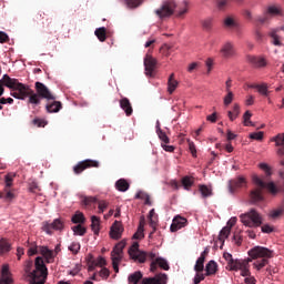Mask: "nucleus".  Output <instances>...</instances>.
Masks as SVG:
<instances>
[{
	"label": "nucleus",
	"instance_id": "1",
	"mask_svg": "<svg viewBox=\"0 0 284 284\" xmlns=\"http://www.w3.org/2000/svg\"><path fill=\"white\" fill-rule=\"evenodd\" d=\"M4 85L12 90L11 97L14 99H26L29 97V102L33 103V105H39L41 99L47 101H55L57 99V95L41 82H36L37 93L30 87L19 82L17 79L10 78V75L4 77Z\"/></svg>",
	"mask_w": 284,
	"mask_h": 284
},
{
	"label": "nucleus",
	"instance_id": "2",
	"mask_svg": "<svg viewBox=\"0 0 284 284\" xmlns=\"http://www.w3.org/2000/svg\"><path fill=\"white\" fill-rule=\"evenodd\" d=\"M248 256L251 258H247L246 263L243 265L241 271V276H251L250 272V263H252V260L255 261L253 263V267L255 270L261 271L267 263H270V258L274 256V251L263 247V246H255L251 251H248Z\"/></svg>",
	"mask_w": 284,
	"mask_h": 284
},
{
	"label": "nucleus",
	"instance_id": "3",
	"mask_svg": "<svg viewBox=\"0 0 284 284\" xmlns=\"http://www.w3.org/2000/svg\"><path fill=\"white\" fill-rule=\"evenodd\" d=\"M33 265L36 266L34 271H32ZM24 272L28 274L29 284H45L48 280V267L41 256L37 257L34 263L32 260L27 261Z\"/></svg>",
	"mask_w": 284,
	"mask_h": 284
},
{
	"label": "nucleus",
	"instance_id": "4",
	"mask_svg": "<svg viewBox=\"0 0 284 284\" xmlns=\"http://www.w3.org/2000/svg\"><path fill=\"white\" fill-rule=\"evenodd\" d=\"M253 183L257 186L251 192V200L253 203H261L263 201V190H267L270 194L276 195L280 190L274 182L266 183L258 175H253Z\"/></svg>",
	"mask_w": 284,
	"mask_h": 284
},
{
	"label": "nucleus",
	"instance_id": "5",
	"mask_svg": "<svg viewBox=\"0 0 284 284\" xmlns=\"http://www.w3.org/2000/svg\"><path fill=\"white\" fill-rule=\"evenodd\" d=\"M240 219L246 227H261L263 225V216L256 209H251L248 212L241 214Z\"/></svg>",
	"mask_w": 284,
	"mask_h": 284
},
{
	"label": "nucleus",
	"instance_id": "6",
	"mask_svg": "<svg viewBox=\"0 0 284 284\" xmlns=\"http://www.w3.org/2000/svg\"><path fill=\"white\" fill-rule=\"evenodd\" d=\"M176 10V2L174 0H164L159 9L154 12L159 19H170L174 11Z\"/></svg>",
	"mask_w": 284,
	"mask_h": 284
},
{
	"label": "nucleus",
	"instance_id": "7",
	"mask_svg": "<svg viewBox=\"0 0 284 284\" xmlns=\"http://www.w3.org/2000/svg\"><path fill=\"white\" fill-rule=\"evenodd\" d=\"M37 254H41L43 258L45 260V263H54V251L48 248V246H37L32 245L28 250V256H36Z\"/></svg>",
	"mask_w": 284,
	"mask_h": 284
},
{
	"label": "nucleus",
	"instance_id": "8",
	"mask_svg": "<svg viewBox=\"0 0 284 284\" xmlns=\"http://www.w3.org/2000/svg\"><path fill=\"white\" fill-rule=\"evenodd\" d=\"M88 168H99V161H95V160H84L82 162H79L73 168V172H74V174H81V172H84V170H88Z\"/></svg>",
	"mask_w": 284,
	"mask_h": 284
},
{
	"label": "nucleus",
	"instance_id": "9",
	"mask_svg": "<svg viewBox=\"0 0 284 284\" xmlns=\"http://www.w3.org/2000/svg\"><path fill=\"white\" fill-rule=\"evenodd\" d=\"M43 232L52 234L53 231L63 230V221L55 219L53 222H43Z\"/></svg>",
	"mask_w": 284,
	"mask_h": 284
},
{
	"label": "nucleus",
	"instance_id": "10",
	"mask_svg": "<svg viewBox=\"0 0 284 284\" xmlns=\"http://www.w3.org/2000/svg\"><path fill=\"white\" fill-rule=\"evenodd\" d=\"M246 185H247V181L243 176H239L234 180H231L229 182L230 193L234 194V192H236V190H241V187H245Z\"/></svg>",
	"mask_w": 284,
	"mask_h": 284
},
{
	"label": "nucleus",
	"instance_id": "11",
	"mask_svg": "<svg viewBox=\"0 0 284 284\" xmlns=\"http://www.w3.org/2000/svg\"><path fill=\"white\" fill-rule=\"evenodd\" d=\"M168 283V274L160 273L154 277H144L142 278V284H166Z\"/></svg>",
	"mask_w": 284,
	"mask_h": 284
},
{
	"label": "nucleus",
	"instance_id": "12",
	"mask_svg": "<svg viewBox=\"0 0 284 284\" xmlns=\"http://www.w3.org/2000/svg\"><path fill=\"white\" fill-rule=\"evenodd\" d=\"M12 273L10 272V266L4 264L1 270L0 284H13Z\"/></svg>",
	"mask_w": 284,
	"mask_h": 284
},
{
	"label": "nucleus",
	"instance_id": "13",
	"mask_svg": "<svg viewBox=\"0 0 284 284\" xmlns=\"http://www.w3.org/2000/svg\"><path fill=\"white\" fill-rule=\"evenodd\" d=\"M187 225V219L178 215L173 219L172 224H171V232H179V230H183Z\"/></svg>",
	"mask_w": 284,
	"mask_h": 284
},
{
	"label": "nucleus",
	"instance_id": "14",
	"mask_svg": "<svg viewBox=\"0 0 284 284\" xmlns=\"http://www.w3.org/2000/svg\"><path fill=\"white\" fill-rule=\"evenodd\" d=\"M159 267L168 272L170 270V264L168 263V260L163 257H156L155 261L151 263L150 270L151 272H156Z\"/></svg>",
	"mask_w": 284,
	"mask_h": 284
},
{
	"label": "nucleus",
	"instance_id": "15",
	"mask_svg": "<svg viewBox=\"0 0 284 284\" xmlns=\"http://www.w3.org/2000/svg\"><path fill=\"white\" fill-rule=\"evenodd\" d=\"M159 61H156V58L146 54L144 58V68L146 72H154L155 68H158Z\"/></svg>",
	"mask_w": 284,
	"mask_h": 284
},
{
	"label": "nucleus",
	"instance_id": "16",
	"mask_svg": "<svg viewBox=\"0 0 284 284\" xmlns=\"http://www.w3.org/2000/svg\"><path fill=\"white\" fill-rule=\"evenodd\" d=\"M121 234H123V224H121L119 221H115L111 226L110 236L111 239L119 240L121 239Z\"/></svg>",
	"mask_w": 284,
	"mask_h": 284
},
{
	"label": "nucleus",
	"instance_id": "17",
	"mask_svg": "<svg viewBox=\"0 0 284 284\" xmlns=\"http://www.w3.org/2000/svg\"><path fill=\"white\" fill-rule=\"evenodd\" d=\"M248 88L253 90H257L258 94H261L262 97H270V89H268L270 87L265 82L261 84L253 83V84H250Z\"/></svg>",
	"mask_w": 284,
	"mask_h": 284
},
{
	"label": "nucleus",
	"instance_id": "18",
	"mask_svg": "<svg viewBox=\"0 0 284 284\" xmlns=\"http://www.w3.org/2000/svg\"><path fill=\"white\" fill-rule=\"evenodd\" d=\"M274 141L277 149V154L280 156H284V133H280L272 139Z\"/></svg>",
	"mask_w": 284,
	"mask_h": 284
},
{
	"label": "nucleus",
	"instance_id": "19",
	"mask_svg": "<svg viewBox=\"0 0 284 284\" xmlns=\"http://www.w3.org/2000/svg\"><path fill=\"white\" fill-rule=\"evenodd\" d=\"M120 108L125 112L126 116H132L134 109H132V103L130 102V99L122 98L120 100Z\"/></svg>",
	"mask_w": 284,
	"mask_h": 284
},
{
	"label": "nucleus",
	"instance_id": "20",
	"mask_svg": "<svg viewBox=\"0 0 284 284\" xmlns=\"http://www.w3.org/2000/svg\"><path fill=\"white\" fill-rule=\"evenodd\" d=\"M221 53L225 59H231V57H234V44L232 42H226L221 49Z\"/></svg>",
	"mask_w": 284,
	"mask_h": 284
},
{
	"label": "nucleus",
	"instance_id": "21",
	"mask_svg": "<svg viewBox=\"0 0 284 284\" xmlns=\"http://www.w3.org/2000/svg\"><path fill=\"white\" fill-rule=\"evenodd\" d=\"M246 263L247 260H233L231 264L226 265V270H229V272H239Z\"/></svg>",
	"mask_w": 284,
	"mask_h": 284
},
{
	"label": "nucleus",
	"instance_id": "22",
	"mask_svg": "<svg viewBox=\"0 0 284 284\" xmlns=\"http://www.w3.org/2000/svg\"><path fill=\"white\" fill-rule=\"evenodd\" d=\"M247 59L255 68H265L267 65V60L263 57L248 55Z\"/></svg>",
	"mask_w": 284,
	"mask_h": 284
},
{
	"label": "nucleus",
	"instance_id": "23",
	"mask_svg": "<svg viewBox=\"0 0 284 284\" xmlns=\"http://www.w3.org/2000/svg\"><path fill=\"white\" fill-rule=\"evenodd\" d=\"M176 88H179V80H176V75H174V73H172L168 80L169 94H174V91L176 90Z\"/></svg>",
	"mask_w": 284,
	"mask_h": 284
},
{
	"label": "nucleus",
	"instance_id": "24",
	"mask_svg": "<svg viewBox=\"0 0 284 284\" xmlns=\"http://www.w3.org/2000/svg\"><path fill=\"white\" fill-rule=\"evenodd\" d=\"M45 108H47V112L52 114V113L59 112L62 108V104L57 100H50L48 101V104Z\"/></svg>",
	"mask_w": 284,
	"mask_h": 284
},
{
	"label": "nucleus",
	"instance_id": "25",
	"mask_svg": "<svg viewBox=\"0 0 284 284\" xmlns=\"http://www.w3.org/2000/svg\"><path fill=\"white\" fill-rule=\"evenodd\" d=\"M205 276H214L219 272V264L214 260H211L205 266Z\"/></svg>",
	"mask_w": 284,
	"mask_h": 284
},
{
	"label": "nucleus",
	"instance_id": "26",
	"mask_svg": "<svg viewBox=\"0 0 284 284\" xmlns=\"http://www.w3.org/2000/svg\"><path fill=\"white\" fill-rule=\"evenodd\" d=\"M91 230L95 236H99V232H101V219L99 216H91Z\"/></svg>",
	"mask_w": 284,
	"mask_h": 284
},
{
	"label": "nucleus",
	"instance_id": "27",
	"mask_svg": "<svg viewBox=\"0 0 284 284\" xmlns=\"http://www.w3.org/2000/svg\"><path fill=\"white\" fill-rule=\"evenodd\" d=\"M268 37H271L273 45H277L281 48L283 45V42L281 41V37L278 36V29H272L268 33Z\"/></svg>",
	"mask_w": 284,
	"mask_h": 284
},
{
	"label": "nucleus",
	"instance_id": "28",
	"mask_svg": "<svg viewBox=\"0 0 284 284\" xmlns=\"http://www.w3.org/2000/svg\"><path fill=\"white\" fill-rule=\"evenodd\" d=\"M115 189L119 192H128L130 190V183L125 179H120L115 182Z\"/></svg>",
	"mask_w": 284,
	"mask_h": 284
},
{
	"label": "nucleus",
	"instance_id": "29",
	"mask_svg": "<svg viewBox=\"0 0 284 284\" xmlns=\"http://www.w3.org/2000/svg\"><path fill=\"white\" fill-rule=\"evenodd\" d=\"M72 232L74 236H85V234L88 233V229L84 224H75L72 226Z\"/></svg>",
	"mask_w": 284,
	"mask_h": 284
},
{
	"label": "nucleus",
	"instance_id": "30",
	"mask_svg": "<svg viewBox=\"0 0 284 284\" xmlns=\"http://www.w3.org/2000/svg\"><path fill=\"white\" fill-rule=\"evenodd\" d=\"M73 225L85 224V215L81 211H77L72 216Z\"/></svg>",
	"mask_w": 284,
	"mask_h": 284
},
{
	"label": "nucleus",
	"instance_id": "31",
	"mask_svg": "<svg viewBox=\"0 0 284 284\" xmlns=\"http://www.w3.org/2000/svg\"><path fill=\"white\" fill-rule=\"evenodd\" d=\"M239 114H241V106L239 104L233 105V111H227L230 121H236V119H239Z\"/></svg>",
	"mask_w": 284,
	"mask_h": 284
},
{
	"label": "nucleus",
	"instance_id": "32",
	"mask_svg": "<svg viewBox=\"0 0 284 284\" xmlns=\"http://www.w3.org/2000/svg\"><path fill=\"white\" fill-rule=\"evenodd\" d=\"M94 34L99 39V41L103 42L108 39V29H105V27L98 28L95 29Z\"/></svg>",
	"mask_w": 284,
	"mask_h": 284
},
{
	"label": "nucleus",
	"instance_id": "33",
	"mask_svg": "<svg viewBox=\"0 0 284 284\" xmlns=\"http://www.w3.org/2000/svg\"><path fill=\"white\" fill-rule=\"evenodd\" d=\"M143 278V273L141 271L134 272L129 275L128 282L131 284H139V281Z\"/></svg>",
	"mask_w": 284,
	"mask_h": 284
},
{
	"label": "nucleus",
	"instance_id": "34",
	"mask_svg": "<svg viewBox=\"0 0 284 284\" xmlns=\"http://www.w3.org/2000/svg\"><path fill=\"white\" fill-rule=\"evenodd\" d=\"M135 199H140L141 201H144V205H152V199L150 197V194L140 191L135 194Z\"/></svg>",
	"mask_w": 284,
	"mask_h": 284
},
{
	"label": "nucleus",
	"instance_id": "35",
	"mask_svg": "<svg viewBox=\"0 0 284 284\" xmlns=\"http://www.w3.org/2000/svg\"><path fill=\"white\" fill-rule=\"evenodd\" d=\"M199 191L202 194V199H207V197L212 196V189L205 184H200Z\"/></svg>",
	"mask_w": 284,
	"mask_h": 284
},
{
	"label": "nucleus",
	"instance_id": "36",
	"mask_svg": "<svg viewBox=\"0 0 284 284\" xmlns=\"http://www.w3.org/2000/svg\"><path fill=\"white\" fill-rule=\"evenodd\" d=\"M11 246H10V242L6 239H1L0 240V254H6L8 252H10Z\"/></svg>",
	"mask_w": 284,
	"mask_h": 284
},
{
	"label": "nucleus",
	"instance_id": "37",
	"mask_svg": "<svg viewBox=\"0 0 284 284\" xmlns=\"http://www.w3.org/2000/svg\"><path fill=\"white\" fill-rule=\"evenodd\" d=\"M231 232H232V229L224 226L220 232L219 241H221V243H225V239L230 236Z\"/></svg>",
	"mask_w": 284,
	"mask_h": 284
},
{
	"label": "nucleus",
	"instance_id": "38",
	"mask_svg": "<svg viewBox=\"0 0 284 284\" xmlns=\"http://www.w3.org/2000/svg\"><path fill=\"white\" fill-rule=\"evenodd\" d=\"M212 26H214V18H206L202 20V28L203 30H206V32H210V30H212Z\"/></svg>",
	"mask_w": 284,
	"mask_h": 284
},
{
	"label": "nucleus",
	"instance_id": "39",
	"mask_svg": "<svg viewBox=\"0 0 284 284\" xmlns=\"http://www.w3.org/2000/svg\"><path fill=\"white\" fill-rule=\"evenodd\" d=\"M265 13L268 17H278V16H281V9L278 7L271 6V7L267 8Z\"/></svg>",
	"mask_w": 284,
	"mask_h": 284
},
{
	"label": "nucleus",
	"instance_id": "40",
	"mask_svg": "<svg viewBox=\"0 0 284 284\" xmlns=\"http://www.w3.org/2000/svg\"><path fill=\"white\" fill-rule=\"evenodd\" d=\"M182 185H183L184 190H190V187H192V185H194V178H191V176L182 178Z\"/></svg>",
	"mask_w": 284,
	"mask_h": 284
},
{
	"label": "nucleus",
	"instance_id": "41",
	"mask_svg": "<svg viewBox=\"0 0 284 284\" xmlns=\"http://www.w3.org/2000/svg\"><path fill=\"white\" fill-rule=\"evenodd\" d=\"M16 176H17V173H8L4 176L6 190H9V187H12V182L14 181Z\"/></svg>",
	"mask_w": 284,
	"mask_h": 284
},
{
	"label": "nucleus",
	"instance_id": "42",
	"mask_svg": "<svg viewBox=\"0 0 284 284\" xmlns=\"http://www.w3.org/2000/svg\"><path fill=\"white\" fill-rule=\"evenodd\" d=\"M133 261H138L139 263H145L148 261V252H138L133 257Z\"/></svg>",
	"mask_w": 284,
	"mask_h": 284
},
{
	"label": "nucleus",
	"instance_id": "43",
	"mask_svg": "<svg viewBox=\"0 0 284 284\" xmlns=\"http://www.w3.org/2000/svg\"><path fill=\"white\" fill-rule=\"evenodd\" d=\"M80 199H81L82 205H92V203H97V199L92 196L81 195Z\"/></svg>",
	"mask_w": 284,
	"mask_h": 284
},
{
	"label": "nucleus",
	"instance_id": "44",
	"mask_svg": "<svg viewBox=\"0 0 284 284\" xmlns=\"http://www.w3.org/2000/svg\"><path fill=\"white\" fill-rule=\"evenodd\" d=\"M244 119V125L245 126H252L254 128V122L250 121V119H252V113L250 111H246L243 115Z\"/></svg>",
	"mask_w": 284,
	"mask_h": 284
},
{
	"label": "nucleus",
	"instance_id": "45",
	"mask_svg": "<svg viewBox=\"0 0 284 284\" xmlns=\"http://www.w3.org/2000/svg\"><path fill=\"white\" fill-rule=\"evenodd\" d=\"M260 169L263 170L266 179L272 176V168H270V165H267V163H261Z\"/></svg>",
	"mask_w": 284,
	"mask_h": 284
},
{
	"label": "nucleus",
	"instance_id": "46",
	"mask_svg": "<svg viewBox=\"0 0 284 284\" xmlns=\"http://www.w3.org/2000/svg\"><path fill=\"white\" fill-rule=\"evenodd\" d=\"M125 248V242H120L118 243L114 248H113V253L115 254H123V250Z\"/></svg>",
	"mask_w": 284,
	"mask_h": 284
},
{
	"label": "nucleus",
	"instance_id": "47",
	"mask_svg": "<svg viewBox=\"0 0 284 284\" xmlns=\"http://www.w3.org/2000/svg\"><path fill=\"white\" fill-rule=\"evenodd\" d=\"M141 252L139 251V243L134 242L131 247L129 248V255L131 256V258L138 253Z\"/></svg>",
	"mask_w": 284,
	"mask_h": 284
},
{
	"label": "nucleus",
	"instance_id": "48",
	"mask_svg": "<svg viewBox=\"0 0 284 284\" xmlns=\"http://www.w3.org/2000/svg\"><path fill=\"white\" fill-rule=\"evenodd\" d=\"M106 263L108 262L102 256L93 260V265H95V267H105Z\"/></svg>",
	"mask_w": 284,
	"mask_h": 284
},
{
	"label": "nucleus",
	"instance_id": "49",
	"mask_svg": "<svg viewBox=\"0 0 284 284\" xmlns=\"http://www.w3.org/2000/svg\"><path fill=\"white\" fill-rule=\"evenodd\" d=\"M263 136H264L263 131L253 132L250 134V139H253L254 141H263Z\"/></svg>",
	"mask_w": 284,
	"mask_h": 284
},
{
	"label": "nucleus",
	"instance_id": "50",
	"mask_svg": "<svg viewBox=\"0 0 284 284\" xmlns=\"http://www.w3.org/2000/svg\"><path fill=\"white\" fill-rule=\"evenodd\" d=\"M224 26H225V28H236V22L234 21L233 18L227 17L224 20Z\"/></svg>",
	"mask_w": 284,
	"mask_h": 284
},
{
	"label": "nucleus",
	"instance_id": "51",
	"mask_svg": "<svg viewBox=\"0 0 284 284\" xmlns=\"http://www.w3.org/2000/svg\"><path fill=\"white\" fill-rule=\"evenodd\" d=\"M98 210L100 214H103L105 212V210H108V202L105 201H99L98 202Z\"/></svg>",
	"mask_w": 284,
	"mask_h": 284
},
{
	"label": "nucleus",
	"instance_id": "52",
	"mask_svg": "<svg viewBox=\"0 0 284 284\" xmlns=\"http://www.w3.org/2000/svg\"><path fill=\"white\" fill-rule=\"evenodd\" d=\"M121 258H123V254L111 252L112 263H121Z\"/></svg>",
	"mask_w": 284,
	"mask_h": 284
},
{
	"label": "nucleus",
	"instance_id": "53",
	"mask_svg": "<svg viewBox=\"0 0 284 284\" xmlns=\"http://www.w3.org/2000/svg\"><path fill=\"white\" fill-rule=\"evenodd\" d=\"M234 101V93L232 91H227V94L224 98V105H230Z\"/></svg>",
	"mask_w": 284,
	"mask_h": 284
},
{
	"label": "nucleus",
	"instance_id": "54",
	"mask_svg": "<svg viewBox=\"0 0 284 284\" xmlns=\"http://www.w3.org/2000/svg\"><path fill=\"white\" fill-rule=\"evenodd\" d=\"M209 254H210V248H205V250L201 253L200 257L196 260L197 263H203V264H205V258L207 257Z\"/></svg>",
	"mask_w": 284,
	"mask_h": 284
},
{
	"label": "nucleus",
	"instance_id": "55",
	"mask_svg": "<svg viewBox=\"0 0 284 284\" xmlns=\"http://www.w3.org/2000/svg\"><path fill=\"white\" fill-rule=\"evenodd\" d=\"M141 3H142V0H126L128 8H139Z\"/></svg>",
	"mask_w": 284,
	"mask_h": 284
},
{
	"label": "nucleus",
	"instance_id": "56",
	"mask_svg": "<svg viewBox=\"0 0 284 284\" xmlns=\"http://www.w3.org/2000/svg\"><path fill=\"white\" fill-rule=\"evenodd\" d=\"M158 136H159V139L162 141L163 144L170 143V138L168 136V134H165V132L160 131V132L158 133Z\"/></svg>",
	"mask_w": 284,
	"mask_h": 284
},
{
	"label": "nucleus",
	"instance_id": "57",
	"mask_svg": "<svg viewBox=\"0 0 284 284\" xmlns=\"http://www.w3.org/2000/svg\"><path fill=\"white\" fill-rule=\"evenodd\" d=\"M29 192L37 194V192H41V189H39V184L37 182H31L29 185Z\"/></svg>",
	"mask_w": 284,
	"mask_h": 284
},
{
	"label": "nucleus",
	"instance_id": "58",
	"mask_svg": "<svg viewBox=\"0 0 284 284\" xmlns=\"http://www.w3.org/2000/svg\"><path fill=\"white\" fill-rule=\"evenodd\" d=\"M205 276H207V275H205L203 273H196L194 276L193 283L199 284V283H201V281H205Z\"/></svg>",
	"mask_w": 284,
	"mask_h": 284
},
{
	"label": "nucleus",
	"instance_id": "59",
	"mask_svg": "<svg viewBox=\"0 0 284 284\" xmlns=\"http://www.w3.org/2000/svg\"><path fill=\"white\" fill-rule=\"evenodd\" d=\"M187 143H189V150L192 156H196V145L190 139H187Z\"/></svg>",
	"mask_w": 284,
	"mask_h": 284
},
{
	"label": "nucleus",
	"instance_id": "60",
	"mask_svg": "<svg viewBox=\"0 0 284 284\" xmlns=\"http://www.w3.org/2000/svg\"><path fill=\"white\" fill-rule=\"evenodd\" d=\"M4 192H7L4 195L6 201H12V200L17 199V195H14V193L12 191L4 189Z\"/></svg>",
	"mask_w": 284,
	"mask_h": 284
},
{
	"label": "nucleus",
	"instance_id": "61",
	"mask_svg": "<svg viewBox=\"0 0 284 284\" xmlns=\"http://www.w3.org/2000/svg\"><path fill=\"white\" fill-rule=\"evenodd\" d=\"M189 72H193V70H201V63L200 62H192L187 67Z\"/></svg>",
	"mask_w": 284,
	"mask_h": 284
},
{
	"label": "nucleus",
	"instance_id": "62",
	"mask_svg": "<svg viewBox=\"0 0 284 284\" xmlns=\"http://www.w3.org/2000/svg\"><path fill=\"white\" fill-rule=\"evenodd\" d=\"M194 270L197 272V273H201L203 272V270H205V264H203V262H197L195 263L194 265Z\"/></svg>",
	"mask_w": 284,
	"mask_h": 284
},
{
	"label": "nucleus",
	"instance_id": "63",
	"mask_svg": "<svg viewBox=\"0 0 284 284\" xmlns=\"http://www.w3.org/2000/svg\"><path fill=\"white\" fill-rule=\"evenodd\" d=\"M32 123L33 125H37V128H45V121L41 119H34Z\"/></svg>",
	"mask_w": 284,
	"mask_h": 284
},
{
	"label": "nucleus",
	"instance_id": "64",
	"mask_svg": "<svg viewBox=\"0 0 284 284\" xmlns=\"http://www.w3.org/2000/svg\"><path fill=\"white\" fill-rule=\"evenodd\" d=\"M100 276L101 278H108L110 276V270L103 267L101 271H100Z\"/></svg>",
	"mask_w": 284,
	"mask_h": 284
}]
</instances>
